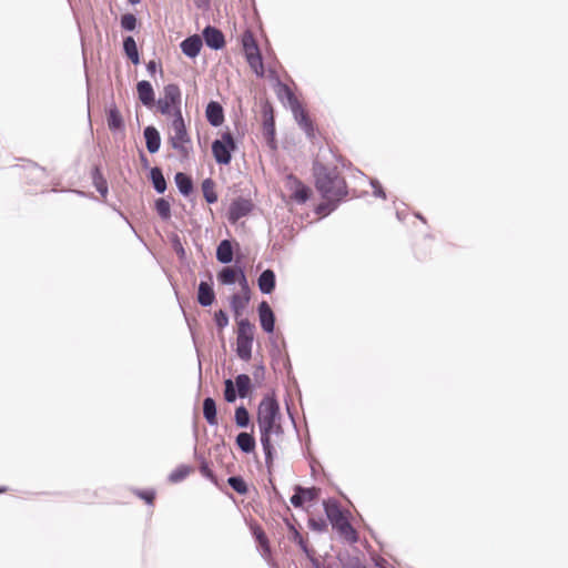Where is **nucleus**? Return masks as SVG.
<instances>
[{"mask_svg": "<svg viewBox=\"0 0 568 568\" xmlns=\"http://www.w3.org/2000/svg\"><path fill=\"white\" fill-rule=\"evenodd\" d=\"M312 171L315 187L323 199L344 200L347 196L348 191L345 179L341 176L336 166H328L315 160Z\"/></svg>", "mask_w": 568, "mask_h": 568, "instance_id": "f257e3e1", "label": "nucleus"}, {"mask_svg": "<svg viewBox=\"0 0 568 568\" xmlns=\"http://www.w3.org/2000/svg\"><path fill=\"white\" fill-rule=\"evenodd\" d=\"M324 511L333 529L345 537L351 544L358 541L359 536L348 519V513L342 509L336 499H327L323 503Z\"/></svg>", "mask_w": 568, "mask_h": 568, "instance_id": "f03ea898", "label": "nucleus"}, {"mask_svg": "<svg viewBox=\"0 0 568 568\" xmlns=\"http://www.w3.org/2000/svg\"><path fill=\"white\" fill-rule=\"evenodd\" d=\"M254 385L247 374H239L235 379L227 378L224 381V399L227 403H235L237 398H247Z\"/></svg>", "mask_w": 568, "mask_h": 568, "instance_id": "7ed1b4c3", "label": "nucleus"}, {"mask_svg": "<svg viewBox=\"0 0 568 568\" xmlns=\"http://www.w3.org/2000/svg\"><path fill=\"white\" fill-rule=\"evenodd\" d=\"M281 418L280 404L274 395H265L257 409L258 429H272L275 422Z\"/></svg>", "mask_w": 568, "mask_h": 568, "instance_id": "20e7f679", "label": "nucleus"}, {"mask_svg": "<svg viewBox=\"0 0 568 568\" xmlns=\"http://www.w3.org/2000/svg\"><path fill=\"white\" fill-rule=\"evenodd\" d=\"M253 329L254 325L247 318L237 322L236 354L245 362L252 357Z\"/></svg>", "mask_w": 568, "mask_h": 568, "instance_id": "39448f33", "label": "nucleus"}, {"mask_svg": "<svg viewBox=\"0 0 568 568\" xmlns=\"http://www.w3.org/2000/svg\"><path fill=\"white\" fill-rule=\"evenodd\" d=\"M212 153L217 164L229 165L234 151L237 149L236 141L230 131L223 132L220 139L212 142Z\"/></svg>", "mask_w": 568, "mask_h": 568, "instance_id": "423d86ee", "label": "nucleus"}, {"mask_svg": "<svg viewBox=\"0 0 568 568\" xmlns=\"http://www.w3.org/2000/svg\"><path fill=\"white\" fill-rule=\"evenodd\" d=\"M172 129L174 131V135L170 138L171 146L179 151L183 156H187L190 153L189 148L185 146L186 143L191 142L189 136L186 125L184 119L182 116L181 110L174 112V118L172 121Z\"/></svg>", "mask_w": 568, "mask_h": 568, "instance_id": "0eeeda50", "label": "nucleus"}, {"mask_svg": "<svg viewBox=\"0 0 568 568\" xmlns=\"http://www.w3.org/2000/svg\"><path fill=\"white\" fill-rule=\"evenodd\" d=\"M262 116H263V136L270 149L276 150L277 143L275 139V116L272 104L266 101L262 104Z\"/></svg>", "mask_w": 568, "mask_h": 568, "instance_id": "6e6552de", "label": "nucleus"}, {"mask_svg": "<svg viewBox=\"0 0 568 568\" xmlns=\"http://www.w3.org/2000/svg\"><path fill=\"white\" fill-rule=\"evenodd\" d=\"M285 187L290 191L292 200L297 204L306 203L312 195L311 187L294 174H288L286 176Z\"/></svg>", "mask_w": 568, "mask_h": 568, "instance_id": "1a4fd4ad", "label": "nucleus"}, {"mask_svg": "<svg viewBox=\"0 0 568 568\" xmlns=\"http://www.w3.org/2000/svg\"><path fill=\"white\" fill-rule=\"evenodd\" d=\"M254 209V203L250 199L243 196L235 197L227 209V220L231 224H235L242 217L247 216Z\"/></svg>", "mask_w": 568, "mask_h": 568, "instance_id": "9d476101", "label": "nucleus"}, {"mask_svg": "<svg viewBox=\"0 0 568 568\" xmlns=\"http://www.w3.org/2000/svg\"><path fill=\"white\" fill-rule=\"evenodd\" d=\"M321 489L313 487L294 486V494L290 501L295 508H302L306 501H314L318 498Z\"/></svg>", "mask_w": 568, "mask_h": 568, "instance_id": "9b49d317", "label": "nucleus"}, {"mask_svg": "<svg viewBox=\"0 0 568 568\" xmlns=\"http://www.w3.org/2000/svg\"><path fill=\"white\" fill-rule=\"evenodd\" d=\"M272 429H260V442L265 457V466L268 475H272L274 459L276 456L275 447L271 439Z\"/></svg>", "mask_w": 568, "mask_h": 568, "instance_id": "f8f14e48", "label": "nucleus"}, {"mask_svg": "<svg viewBox=\"0 0 568 568\" xmlns=\"http://www.w3.org/2000/svg\"><path fill=\"white\" fill-rule=\"evenodd\" d=\"M257 314L261 328L266 334H273L275 329L276 317L275 314L266 301H262L257 305Z\"/></svg>", "mask_w": 568, "mask_h": 568, "instance_id": "ddd939ff", "label": "nucleus"}, {"mask_svg": "<svg viewBox=\"0 0 568 568\" xmlns=\"http://www.w3.org/2000/svg\"><path fill=\"white\" fill-rule=\"evenodd\" d=\"M201 38L212 50L217 51L225 47V37L223 32L214 26H206L202 31Z\"/></svg>", "mask_w": 568, "mask_h": 568, "instance_id": "4468645a", "label": "nucleus"}, {"mask_svg": "<svg viewBox=\"0 0 568 568\" xmlns=\"http://www.w3.org/2000/svg\"><path fill=\"white\" fill-rule=\"evenodd\" d=\"M215 292L213 290L212 275L209 274V281H201L197 286V303L203 307H209L215 302Z\"/></svg>", "mask_w": 568, "mask_h": 568, "instance_id": "2eb2a0df", "label": "nucleus"}, {"mask_svg": "<svg viewBox=\"0 0 568 568\" xmlns=\"http://www.w3.org/2000/svg\"><path fill=\"white\" fill-rule=\"evenodd\" d=\"M294 120L298 124V126L305 132L307 138H314V124L310 119L307 112L304 110L301 103L296 104L291 109Z\"/></svg>", "mask_w": 568, "mask_h": 568, "instance_id": "dca6fc26", "label": "nucleus"}, {"mask_svg": "<svg viewBox=\"0 0 568 568\" xmlns=\"http://www.w3.org/2000/svg\"><path fill=\"white\" fill-rule=\"evenodd\" d=\"M203 47V40L199 34H192L185 38L181 43L180 48L184 55L190 59H194L200 54Z\"/></svg>", "mask_w": 568, "mask_h": 568, "instance_id": "f3484780", "label": "nucleus"}, {"mask_svg": "<svg viewBox=\"0 0 568 568\" xmlns=\"http://www.w3.org/2000/svg\"><path fill=\"white\" fill-rule=\"evenodd\" d=\"M136 92L140 102L151 109L155 104V93L150 81L141 80L136 83Z\"/></svg>", "mask_w": 568, "mask_h": 568, "instance_id": "a211bd4d", "label": "nucleus"}, {"mask_svg": "<svg viewBox=\"0 0 568 568\" xmlns=\"http://www.w3.org/2000/svg\"><path fill=\"white\" fill-rule=\"evenodd\" d=\"M207 122L214 126H221L224 122V109L217 101H210L205 108Z\"/></svg>", "mask_w": 568, "mask_h": 568, "instance_id": "6ab92c4d", "label": "nucleus"}, {"mask_svg": "<svg viewBox=\"0 0 568 568\" xmlns=\"http://www.w3.org/2000/svg\"><path fill=\"white\" fill-rule=\"evenodd\" d=\"M257 286L262 294H272L276 287V275L272 268L262 271L257 277Z\"/></svg>", "mask_w": 568, "mask_h": 568, "instance_id": "aec40b11", "label": "nucleus"}, {"mask_svg": "<svg viewBox=\"0 0 568 568\" xmlns=\"http://www.w3.org/2000/svg\"><path fill=\"white\" fill-rule=\"evenodd\" d=\"M106 122L108 128L112 133L123 132L125 129L123 116L114 103H112L108 109Z\"/></svg>", "mask_w": 568, "mask_h": 568, "instance_id": "412c9836", "label": "nucleus"}, {"mask_svg": "<svg viewBox=\"0 0 568 568\" xmlns=\"http://www.w3.org/2000/svg\"><path fill=\"white\" fill-rule=\"evenodd\" d=\"M239 270H244V267L237 263L233 266H224L217 272L219 283L229 286L235 284L240 277Z\"/></svg>", "mask_w": 568, "mask_h": 568, "instance_id": "4be33fe9", "label": "nucleus"}, {"mask_svg": "<svg viewBox=\"0 0 568 568\" xmlns=\"http://www.w3.org/2000/svg\"><path fill=\"white\" fill-rule=\"evenodd\" d=\"M145 145L151 154L156 153L161 146V135L159 130L153 125H148L143 130Z\"/></svg>", "mask_w": 568, "mask_h": 568, "instance_id": "5701e85b", "label": "nucleus"}, {"mask_svg": "<svg viewBox=\"0 0 568 568\" xmlns=\"http://www.w3.org/2000/svg\"><path fill=\"white\" fill-rule=\"evenodd\" d=\"M275 93H276L277 99L282 103H285V101L287 102L290 109H292L296 104L301 103L297 100V98L294 94V92L292 91V89L287 84L283 83L278 79H277L276 84H275Z\"/></svg>", "mask_w": 568, "mask_h": 568, "instance_id": "b1692460", "label": "nucleus"}, {"mask_svg": "<svg viewBox=\"0 0 568 568\" xmlns=\"http://www.w3.org/2000/svg\"><path fill=\"white\" fill-rule=\"evenodd\" d=\"M164 100L173 106L174 112L181 110V89L175 83H169L163 88Z\"/></svg>", "mask_w": 568, "mask_h": 568, "instance_id": "393cba45", "label": "nucleus"}, {"mask_svg": "<svg viewBox=\"0 0 568 568\" xmlns=\"http://www.w3.org/2000/svg\"><path fill=\"white\" fill-rule=\"evenodd\" d=\"M235 444L239 449L244 454L254 453L256 448V440L252 433L241 432L235 438Z\"/></svg>", "mask_w": 568, "mask_h": 568, "instance_id": "a878e982", "label": "nucleus"}, {"mask_svg": "<svg viewBox=\"0 0 568 568\" xmlns=\"http://www.w3.org/2000/svg\"><path fill=\"white\" fill-rule=\"evenodd\" d=\"M174 182L176 184V187H178L179 192L183 196L186 197V196H190L193 193V191H194V183H193L192 178L187 173H184V172L175 173Z\"/></svg>", "mask_w": 568, "mask_h": 568, "instance_id": "bb28decb", "label": "nucleus"}, {"mask_svg": "<svg viewBox=\"0 0 568 568\" xmlns=\"http://www.w3.org/2000/svg\"><path fill=\"white\" fill-rule=\"evenodd\" d=\"M283 347L278 344V342L275 338H271V349L270 354L273 362L278 363L280 361H283L284 366L287 368H291V362L288 358L287 353L284 351L286 344L285 341H282Z\"/></svg>", "mask_w": 568, "mask_h": 568, "instance_id": "cd10ccee", "label": "nucleus"}, {"mask_svg": "<svg viewBox=\"0 0 568 568\" xmlns=\"http://www.w3.org/2000/svg\"><path fill=\"white\" fill-rule=\"evenodd\" d=\"M149 179L156 193L163 194L166 191L168 184L161 168H151L149 172Z\"/></svg>", "mask_w": 568, "mask_h": 568, "instance_id": "c85d7f7f", "label": "nucleus"}, {"mask_svg": "<svg viewBox=\"0 0 568 568\" xmlns=\"http://www.w3.org/2000/svg\"><path fill=\"white\" fill-rule=\"evenodd\" d=\"M216 260L222 264H230L233 261V245L231 240H222L216 247Z\"/></svg>", "mask_w": 568, "mask_h": 568, "instance_id": "c756f323", "label": "nucleus"}, {"mask_svg": "<svg viewBox=\"0 0 568 568\" xmlns=\"http://www.w3.org/2000/svg\"><path fill=\"white\" fill-rule=\"evenodd\" d=\"M123 51L126 58L134 64L140 63V54L136 42L132 36H126L123 39Z\"/></svg>", "mask_w": 568, "mask_h": 568, "instance_id": "7c9ffc66", "label": "nucleus"}, {"mask_svg": "<svg viewBox=\"0 0 568 568\" xmlns=\"http://www.w3.org/2000/svg\"><path fill=\"white\" fill-rule=\"evenodd\" d=\"M91 179L94 187L101 196H106L109 192L108 182L99 165H94L91 171Z\"/></svg>", "mask_w": 568, "mask_h": 568, "instance_id": "2f4dec72", "label": "nucleus"}, {"mask_svg": "<svg viewBox=\"0 0 568 568\" xmlns=\"http://www.w3.org/2000/svg\"><path fill=\"white\" fill-rule=\"evenodd\" d=\"M203 416L209 425H217L216 403L212 397H205L203 400Z\"/></svg>", "mask_w": 568, "mask_h": 568, "instance_id": "473e14b6", "label": "nucleus"}, {"mask_svg": "<svg viewBox=\"0 0 568 568\" xmlns=\"http://www.w3.org/2000/svg\"><path fill=\"white\" fill-rule=\"evenodd\" d=\"M201 187H202L204 200L206 201L207 204H214L217 202V193L215 192V182L211 178L203 180Z\"/></svg>", "mask_w": 568, "mask_h": 568, "instance_id": "72a5a7b5", "label": "nucleus"}, {"mask_svg": "<svg viewBox=\"0 0 568 568\" xmlns=\"http://www.w3.org/2000/svg\"><path fill=\"white\" fill-rule=\"evenodd\" d=\"M251 296H243L235 293L230 298V306L235 316H240L250 302Z\"/></svg>", "mask_w": 568, "mask_h": 568, "instance_id": "f704fd0d", "label": "nucleus"}, {"mask_svg": "<svg viewBox=\"0 0 568 568\" xmlns=\"http://www.w3.org/2000/svg\"><path fill=\"white\" fill-rule=\"evenodd\" d=\"M287 527H288L290 535H291L290 539L293 542H295L305 555H310V550L312 548H310L307 541L304 539V537L301 535V532L295 528L294 525H292L290 523H287Z\"/></svg>", "mask_w": 568, "mask_h": 568, "instance_id": "c9c22d12", "label": "nucleus"}, {"mask_svg": "<svg viewBox=\"0 0 568 568\" xmlns=\"http://www.w3.org/2000/svg\"><path fill=\"white\" fill-rule=\"evenodd\" d=\"M342 201L343 200L324 199V201L315 207V213L318 215L326 216L334 212Z\"/></svg>", "mask_w": 568, "mask_h": 568, "instance_id": "e433bc0d", "label": "nucleus"}, {"mask_svg": "<svg viewBox=\"0 0 568 568\" xmlns=\"http://www.w3.org/2000/svg\"><path fill=\"white\" fill-rule=\"evenodd\" d=\"M194 456L200 462L201 475L203 477H205L206 479H209L210 481H212L214 485H217V477L214 475V473L210 468V465L206 462V459L202 455L197 454L196 448L194 449Z\"/></svg>", "mask_w": 568, "mask_h": 568, "instance_id": "4c0bfd02", "label": "nucleus"}, {"mask_svg": "<svg viewBox=\"0 0 568 568\" xmlns=\"http://www.w3.org/2000/svg\"><path fill=\"white\" fill-rule=\"evenodd\" d=\"M154 209L158 215L163 221H169L171 219V204L164 197H159L154 201Z\"/></svg>", "mask_w": 568, "mask_h": 568, "instance_id": "58836bf2", "label": "nucleus"}, {"mask_svg": "<svg viewBox=\"0 0 568 568\" xmlns=\"http://www.w3.org/2000/svg\"><path fill=\"white\" fill-rule=\"evenodd\" d=\"M234 422L240 428H246L250 425V413L244 405H240L235 408Z\"/></svg>", "mask_w": 568, "mask_h": 568, "instance_id": "ea45409f", "label": "nucleus"}, {"mask_svg": "<svg viewBox=\"0 0 568 568\" xmlns=\"http://www.w3.org/2000/svg\"><path fill=\"white\" fill-rule=\"evenodd\" d=\"M247 62L252 69H254L255 73L260 77L264 74L263 68V59L260 51H255L253 53H247L246 55Z\"/></svg>", "mask_w": 568, "mask_h": 568, "instance_id": "a19ab883", "label": "nucleus"}, {"mask_svg": "<svg viewBox=\"0 0 568 568\" xmlns=\"http://www.w3.org/2000/svg\"><path fill=\"white\" fill-rule=\"evenodd\" d=\"M230 487L240 495H246L248 486L242 476H231L227 478Z\"/></svg>", "mask_w": 568, "mask_h": 568, "instance_id": "79ce46f5", "label": "nucleus"}, {"mask_svg": "<svg viewBox=\"0 0 568 568\" xmlns=\"http://www.w3.org/2000/svg\"><path fill=\"white\" fill-rule=\"evenodd\" d=\"M191 473V467L187 465L178 466L171 474L169 475V480L171 483H180L184 480L189 474Z\"/></svg>", "mask_w": 568, "mask_h": 568, "instance_id": "37998d69", "label": "nucleus"}, {"mask_svg": "<svg viewBox=\"0 0 568 568\" xmlns=\"http://www.w3.org/2000/svg\"><path fill=\"white\" fill-rule=\"evenodd\" d=\"M138 26V19L133 13H124L121 17V28L125 31H133Z\"/></svg>", "mask_w": 568, "mask_h": 568, "instance_id": "c03bdc74", "label": "nucleus"}, {"mask_svg": "<svg viewBox=\"0 0 568 568\" xmlns=\"http://www.w3.org/2000/svg\"><path fill=\"white\" fill-rule=\"evenodd\" d=\"M242 44H243V48H244L246 54L247 53H253L255 51L256 52L260 51L258 47H257V43H256V41H255V39H254V37L252 36L251 32H246L244 34L243 40H242Z\"/></svg>", "mask_w": 568, "mask_h": 568, "instance_id": "a18cd8bd", "label": "nucleus"}, {"mask_svg": "<svg viewBox=\"0 0 568 568\" xmlns=\"http://www.w3.org/2000/svg\"><path fill=\"white\" fill-rule=\"evenodd\" d=\"M307 525L310 529L317 532H324L327 530V523L323 518L310 517L307 520Z\"/></svg>", "mask_w": 568, "mask_h": 568, "instance_id": "49530a36", "label": "nucleus"}, {"mask_svg": "<svg viewBox=\"0 0 568 568\" xmlns=\"http://www.w3.org/2000/svg\"><path fill=\"white\" fill-rule=\"evenodd\" d=\"M214 322L219 329H223L229 325V315L225 311L219 310L214 314Z\"/></svg>", "mask_w": 568, "mask_h": 568, "instance_id": "de8ad7c7", "label": "nucleus"}, {"mask_svg": "<svg viewBox=\"0 0 568 568\" xmlns=\"http://www.w3.org/2000/svg\"><path fill=\"white\" fill-rule=\"evenodd\" d=\"M172 247H173L174 252L176 253V255L179 256V258H181V260L185 258V256H186L185 250L182 245V242H181L179 235H176V234L172 237Z\"/></svg>", "mask_w": 568, "mask_h": 568, "instance_id": "09e8293b", "label": "nucleus"}, {"mask_svg": "<svg viewBox=\"0 0 568 568\" xmlns=\"http://www.w3.org/2000/svg\"><path fill=\"white\" fill-rule=\"evenodd\" d=\"M239 280H237V283L240 284L241 288H242V292H243V296H251V291H250V286H248V282H247V278H246V275H245V271L244 270H239Z\"/></svg>", "mask_w": 568, "mask_h": 568, "instance_id": "8fccbe9b", "label": "nucleus"}, {"mask_svg": "<svg viewBox=\"0 0 568 568\" xmlns=\"http://www.w3.org/2000/svg\"><path fill=\"white\" fill-rule=\"evenodd\" d=\"M369 184H371V186H372V187H373V190H374V191H373L374 196H376V197H381V199H383V200H385V199H386V193H385V191H384V189H383V186L381 185V183H379V181H378V180H376V179H371Z\"/></svg>", "mask_w": 568, "mask_h": 568, "instance_id": "3c124183", "label": "nucleus"}, {"mask_svg": "<svg viewBox=\"0 0 568 568\" xmlns=\"http://www.w3.org/2000/svg\"><path fill=\"white\" fill-rule=\"evenodd\" d=\"M155 104L159 109V111L164 114V115H170V114H174V109L173 106H171L168 101H165L164 99H159L158 101H155Z\"/></svg>", "mask_w": 568, "mask_h": 568, "instance_id": "603ef678", "label": "nucleus"}, {"mask_svg": "<svg viewBox=\"0 0 568 568\" xmlns=\"http://www.w3.org/2000/svg\"><path fill=\"white\" fill-rule=\"evenodd\" d=\"M136 495L148 505H152L155 499V491L152 489L136 490Z\"/></svg>", "mask_w": 568, "mask_h": 568, "instance_id": "864d4df0", "label": "nucleus"}, {"mask_svg": "<svg viewBox=\"0 0 568 568\" xmlns=\"http://www.w3.org/2000/svg\"><path fill=\"white\" fill-rule=\"evenodd\" d=\"M254 536H255V539L256 541L265 549V550H270V547H268V539L265 535V532L262 530V529H257L254 531Z\"/></svg>", "mask_w": 568, "mask_h": 568, "instance_id": "5fc2aeb1", "label": "nucleus"}, {"mask_svg": "<svg viewBox=\"0 0 568 568\" xmlns=\"http://www.w3.org/2000/svg\"><path fill=\"white\" fill-rule=\"evenodd\" d=\"M306 557L310 559L313 568H322V564L315 558L313 549L310 550V555H306Z\"/></svg>", "mask_w": 568, "mask_h": 568, "instance_id": "6e6d98bb", "label": "nucleus"}, {"mask_svg": "<svg viewBox=\"0 0 568 568\" xmlns=\"http://www.w3.org/2000/svg\"><path fill=\"white\" fill-rule=\"evenodd\" d=\"M158 70V63L155 60H150L148 63H146V71L149 72V74L153 75Z\"/></svg>", "mask_w": 568, "mask_h": 568, "instance_id": "4d7b16f0", "label": "nucleus"}, {"mask_svg": "<svg viewBox=\"0 0 568 568\" xmlns=\"http://www.w3.org/2000/svg\"><path fill=\"white\" fill-rule=\"evenodd\" d=\"M273 434L276 436H280L283 434V427L281 426V424L278 422L274 423V426L272 428V435Z\"/></svg>", "mask_w": 568, "mask_h": 568, "instance_id": "13d9d810", "label": "nucleus"}, {"mask_svg": "<svg viewBox=\"0 0 568 568\" xmlns=\"http://www.w3.org/2000/svg\"><path fill=\"white\" fill-rule=\"evenodd\" d=\"M140 161L142 163L143 169H149V170L151 169L149 166V160L143 151H140Z\"/></svg>", "mask_w": 568, "mask_h": 568, "instance_id": "bf43d9fd", "label": "nucleus"}, {"mask_svg": "<svg viewBox=\"0 0 568 568\" xmlns=\"http://www.w3.org/2000/svg\"><path fill=\"white\" fill-rule=\"evenodd\" d=\"M253 375H254V378H255V379H257V378H260V377H263V375H264V366H263V365L257 366V367L255 368V371H254Z\"/></svg>", "mask_w": 568, "mask_h": 568, "instance_id": "052dcab7", "label": "nucleus"}, {"mask_svg": "<svg viewBox=\"0 0 568 568\" xmlns=\"http://www.w3.org/2000/svg\"><path fill=\"white\" fill-rule=\"evenodd\" d=\"M268 481H270V484H271V486H272V489H273L274 494H275L276 496H280V491L277 490V488H276V486L274 485V483H273V480H272V478H271V477H270V480H268Z\"/></svg>", "mask_w": 568, "mask_h": 568, "instance_id": "680f3d73", "label": "nucleus"}, {"mask_svg": "<svg viewBox=\"0 0 568 568\" xmlns=\"http://www.w3.org/2000/svg\"><path fill=\"white\" fill-rule=\"evenodd\" d=\"M415 216L419 219L420 221L425 222L424 216L420 213H416Z\"/></svg>", "mask_w": 568, "mask_h": 568, "instance_id": "e2e57ef3", "label": "nucleus"}, {"mask_svg": "<svg viewBox=\"0 0 568 568\" xmlns=\"http://www.w3.org/2000/svg\"><path fill=\"white\" fill-rule=\"evenodd\" d=\"M131 4H138L141 0H128Z\"/></svg>", "mask_w": 568, "mask_h": 568, "instance_id": "0e129e2a", "label": "nucleus"}, {"mask_svg": "<svg viewBox=\"0 0 568 568\" xmlns=\"http://www.w3.org/2000/svg\"><path fill=\"white\" fill-rule=\"evenodd\" d=\"M396 216H397V219H398V220H402V214H400V212H398V211H397V212H396Z\"/></svg>", "mask_w": 568, "mask_h": 568, "instance_id": "69168bd1", "label": "nucleus"}, {"mask_svg": "<svg viewBox=\"0 0 568 568\" xmlns=\"http://www.w3.org/2000/svg\"><path fill=\"white\" fill-rule=\"evenodd\" d=\"M34 168H36L37 170L41 171V172L44 170L43 168H40V166H38L37 164H34Z\"/></svg>", "mask_w": 568, "mask_h": 568, "instance_id": "338daca9", "label": "nucleus"}, {"mask_svg": "<svg viewBox=\"0 0 568 568\" xmlns=\"http://www.w3.org/2000/svg\"><path fill=\"white\" fill-rule=\"evenodd\" d=\"M7 491V487H0V493Z\"/></svg>", "mask_w": 568, "mask_h": 568, "instance_id": "774afa93", "label": "nucleus"}]
</instances>
